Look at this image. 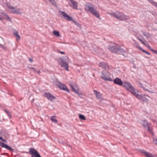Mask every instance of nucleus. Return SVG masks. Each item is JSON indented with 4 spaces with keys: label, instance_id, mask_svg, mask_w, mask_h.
I'll use <instances>...</instances> for the list:
<instances>
[{
    "label": "nucleus",
    "instance_id": "obj_1",
    "mask_svg": "<svg viewBox=\"0 0 157 157\" xmlns=\"http://www.w3.org/2000/svg\"><path fill=\"white\" fill-rule=\"evenodd\" d=\"M85 11L89 12L98 18H100V15L96 9L90 3L87 2L85 5Z\"/></svg>",
    "mask_w": 157,
    "mask_h": 157
},
{
    "label": "nucleus",
    "instance_id": "obj_2",
    "mask_svg": "<svg viewBox=\"0 0 157 157\" xmlns=\"http://www.w3.org/2000/svg\"><path fill=\"white\" fill-rule=\"evenodd\" d=\"M68 61V58L67 56L59 57L58 59V61L60 63L61 66L64 67L67 71H69Z\"/></svg>",
    "mask_w": 157,
    "mask_h": 157
},
{
    "label": "nucleus",
    "instance_id": "obj_3",
    "mask_svg": "<svg viewBox=\"0 0 157 157\" xmlns=\"http://www.w3.org/2000/svg\"><path fill=\"white\" fill-rule=\"evenodd\" d=\"M107 13L110 14L111 16L116 17V18L121 20H124L128 19V17L126 16L123 13L117 12L115 13Z\"/></svg>",
    "mask_w": 157,
    "mask_h": 157
},
{
    "label": "nucleus",
    "instance_id": "obj_4",
    "mask_svg": "<svg viewBox=\"0 0 157 157\" xmlns=\"http://www.w3.org/2000/svg\"><path fill=\"white\" fill-rule=\"evenodd\" d=\"M123 86L130 91L133 95L134 93L137 92L135 89L129 83L126 82H124L122 85Z\"/></svg>",
    "mask_w": 157,
    "mask_h": 157
},
{
    "label": "nucleus",
    "instance_id": "obj_5",
    "mask_svg": "<svg viewBox=\"0 0 157 157\" xmlns=\"http://www.w3.org/2000/svg\"><path fill=\"white\" fill-rule=\"evenodd\" d=\"M140 123L145 128H147V130L150 133L153 135V133L152 132V126L150 123L148 122L146 120H142L141 121Z\"/></svg>",
    "mask_w": 157,
    "mask_h": 157
},
{
    "label": "nucleus",
    "instance_id": "obj_6",
    "mask_svg": "<svg viewBox=\"0 0 157 157\" xmlns=\"http://www.w3.org/2000/svg\"><path fill=\"white\" fill-rule=\"evenodd\" d=\"M138 99L147 102V99L146 96L149 97L145 95H140L138 94V91L137 90V92H135L133 94Z\"/></svg>",
    "mask_w": 157,
    "mask_h": 157
},
{
    "label": "nucleus",
    "instance_id": "obj_7",
    "mask_svg": "<svg viewBox=\"0 0 157 157\" xmlns=\"http://www.w3.org/2000/svg\"><path fill=\"white\" fill-rule=\"evenodd\" d=\"M101 73L102 75L101 77L102 79L108 81H112L110 77V74L108 72L102 71Z\"/></svg>",
    "mask_w": 157,
    "mask_h": 157
},
{
    "label": "nucleus",
    "instance_id": "obj_8",
    "mask_svg": "<svg viewBox=\"0 0 157 157\" xmlns=\"http://www.w3.org/2000/svg\"><path fill=\"white\" fill-rule=\"evenodd\" d=\"M29 153L31 155V157H41L38 151L34 148H30Z\"/></svg>",
    "mask_w": 157,
    "mask_h": 157
},
{
    "label": "nucleus",
    "instance_id": "obj_9",
    "mask_svg": "<svg viewBox=\"0 0 157 157\" xmlns=\"http://www.w3.org/2000/svg\"><path fill=\"white\" fill-rule=\"evenodd\" d=\"M9 11L13 13L21 14L22 13V10L19 8L15 9L14 7H10Z\"/></svg>",
    "mask_w": 157,
    "mask_h": 157
},
{
    "label": "nucleus",
    "instance_id": "obj_10",
    "mask_svg": "<svg viewBox=\"0 0 157 157\" xmlns=\"http://www.w3.org/2000/svg\"><path fill=\"white\" fill-rule=\"evenodd\" d=\"M108 48L109 50L115 53H116L120 49V46L117 44L113 46L109 45Z\"/></svg>",
    "mask_w": 157,
    "mask_h": 157
},
{
    "label": "nucleus",
    "instance_id": "obj_11",
    "mask_svg": "<svg viewBox=\"0 0 157 157\" xmlns=\"http://www.w3.org/2000/svg\"><path fill=\"white\" fill-rule=\"evenodd\" d=\"M59 13L61 14L63 17V18L67 21H70L72 20V18L68 15L65 12L61 10H59Z\"/></svg>",
    "mask_w": 157,
    "mask_h": 157
},
{
    "label": "nucleus",
    "instance_id": "obj_12",
    "mask_svg": "<svg viewBox=\"0 0 157 157\" xmlns=\"http://www.w3.org/2000/svg\"><path fill=\"white\" fill-rule=\"evenodd\" d=\"M71 87V88L72 90L75 93H76L77 94L80 95V94L78 93V91L77 89L78 88V86L76 84L74 83H73L71 84H70Z\"/></svg>",
    "mask_w": 157,
    "mask_h": 157
},
{
    "label": "nucleus",
    "instance_id": "obj_13",
    "mask_svg": "<svg viewBox=\"0 0 157 157\" xmlns=\"http://www.w3.org/2000/svg\"><path fill=\"white\" fill-rule=\"evenodd\" d=\"M70 2H69L68 3L70 6L74 9H77L78 6L77 2H75L73 0H70Z\"/></svg>",
    "mask_w": 157,
    "mask_h": 157
},
{
    "label": "nucleus",
    "instance_id": "obj_14",
    "mask_svg": "<svg viewBox=\"0 0 157 157\" xmlns=\"http://www.w3.org/2000/svg\"><path fill=\"white\" fill-rule=\"evenodd\" d=\"M0 146L1 147L5 148L6 149L10 151H12L13 152L14 151L13 149V148H12L11 147L8 146L7 144H6L2 142H1V141H0Z\"/></svg>",
    "mask_w": 157,
    "mask_h": 157
},
{
    "label": "nucleus",
    "instance_id": "obj_15",
    "mask_svg": "<svg viewBox=\"0 0 157 157\" xmlns=\"http://www.w3.org/2000/svg\"><path fill=\"white\" fill-rule=\"evenodd\" d=\"M94 92L97 99L100 100L102 99V96L100 93L97 90H94Z\"/></svg>",
    "mask_w": 157,
    "mask_h": 157
},
{
    "label": "nucleus",
    "instance_id": "obj_16",
    "mask_svg": "<svg viewBox=\"0 0 157 157\" xmlns=\"http://www.w3.org/2000/svg\"><path fill=\"white\" fill-rule=\"evenodd\" d=\"M7 17L9 19H10L9 16L7 15V14L4 12H0V20H2L4 19H5Z\"/></svg>",
    "mask_w": 157,
    "mask_h": 157
},
{
    "label": "nucleus",
    "instance_id": "obj_17",
    "mask_svg": "<svg viewBox=\"0 0 157 157\" xmlns=\"http://www.w3.org/2000/svg\"><path fill=\"white\" fill-rule=\"evenodd\" d=\"M1 4L3 6H7L9 10L10 9V7H11L10 3L8 2L7 0H2Z\"/></svg>",
    "mask_w": 157,
    "mask_h": 157
},
{
    "label": "nucleus",
    "instance_id": "obj_18",
    "mask_svg": "<svg viewBox=\"0 0 157 157\" xmlns=\"http://www.w3.org/2000/svg\"><path fill=\"white\" fill-rule=\"evenodd\" d=\"M44 95L48 100L51 101L54 100L55 98V97L50 93H46Z\"/></svg>",
    "mask_w": 157,
    "mask_h": 157
},
{
    "label": "nucleus",
    "instance_id": "obj_19",
    "mask_svg": "<svg viewBox=\"0 0 157 157\" xmlns=\"http://www.w3.org/2000/svg\"><path fill=\"white\" fill-rule=\"evenodd\" d=\"M59 87L61 89L63 90H64L68 92H70L69 90L67 87V86L64 84L60 83L59 84Z\"/></svg>",
    "mask_w": 157,
    "mask_h": 157
},
{
    "label": "nucleus",
    "instance_id": "obj_20",
    "mask_svg": "<svg viewBox=\"0 0 157 157\" xmlns=\"http://www.w3.org/2000/svg\"><path fill=\"white\" fill-rule=\"evenodd\" d=\"M113 81L115 84L118 85L119 86H122L123 85V82L121 80V79L119 78H116Z\"/></svg>",
    "mask_w": 157,
    "mask_h": 157
},
{
    "label": "nucleus",
    "instance_id": "obj_21",
    "mask_svg": "<svg viewBox=\"0 0 157 157\" xmlns=\"http://www.w3.org/2000/svg\"><path fill=\"white\" fill-rule=\"evenodd\" d=\"M99 66L102 68L105 69L108 67V65L106 63L103 62H101L99 63Z\"/></svg>",
    "mask_w": 157,
    "mask_h": 157
},
{
    "label": "nucleus",
    "instance_id": "obj_22",
    "mask_svg": "<svg viewBox=\"0 0 157 157\" xmlns=\"http://www.w3.org/2000/svg\"><path fill=\"white\" fill-rule=\"evenodd\" d=\"M13 34L16 37L17 40L18 41L20 39V36L19 35L18 32L17 31H15L13 32Z\"/></svg>",
    "mask_w": 157,
    "mask_h": 157
},
{
    "label": "nucleus",
    "instance_id": "obj_23",
    "mask_svg": "<svg viewBox=\"0 0 157 157\" xmlns=\"http://www.w3.org/2000/svg\"><path fill=\"white\" fill-rule=\"evenodd\" d=\"M138 83L140 85L141 87L144 90H148V89H146V88L144 86V85L146 86V83L145 82H144V83H141L140 82H138Z\"/></svg>",
    "mask_w": 157,
    "mask_h": 157
},
{
    "label": "nucleus",
    "instance_id": "obj_24",
    "mask_svg": "<svg viewBox=\"0 0 157 157\" xmlns=\"http://www.w3.org/2000/svg\"><path fill=\"white\" fill-rule=\"evenodd\" d=\"M133 46L134 47H135L137 48H138V49H139L140 50L142 49V48L140 47V46L139 45L138 43L135 41L134 42Z\"/></svg>",
    "mask_w": 157,
    "mask_h": 157
},
{
    "label": "nucleus",
    "instance_id": "obj_25",
    "mask_svg": "<svg viewBox=\"0 0 157 157\" xmlns=\"http://www.w3.org/2000/svg\"><path fill=\"white\" fill-rule=\"evenodd\" d=\"M145 155L146 157H154V156L150 153L147 152L145 153Z\"/></svg>",
    "mask_w": 157,
    "mask_h": 157
},
{
    "label": "nucleus",
    "instance_id": "obj_26",
    "mask_svg": "<svg viewBox=\"0 0 157 157\" xmlns=\"http://www.w3.org/2000/svg\"><path fill=\"white\" fill-rule=\"evenodd\" d=\"M53 33L54 35L57 37H59L60 36L59 32L56 31H54L53 32Z\"/></svg>",
    "mask_w": 157,
    "mask_h": 157
},
{
    "label": "nucleus",
    "instance_id": "obj_27",
    "mask_svg": "<svg viewBox=\"0 0 157 157\" xmlns=\"http://www.w3.org/2000/svg\"><path fill=\"white\" fill-rule=\"evenodd\" d=\"M142 33L147 38L150 36L149 34L148 33L145 32H143Z\"/></svg>",
    "mask_w": 157,
    "mask_h": 157
},
{
    "label": "nucleus",
    "instance_id": "obj_28",
    "mask_svg": "<svg viewBox=\"0 0 157 157\" xmlns=\"http://www.w3.org/2000/svg\"><path fill=\"white\" fill-rule=\"evenodd\" d=\"M28 68L30 70L33 71L35 72H37L36 69L35 68L29 67H28Z\"/></svg>",
    "mask_w": 157,
    "mask_h": 157
},
{
    "label": "nucleus",
    "instance_id": "obj_29",
    "mask_svg": "<svg viewBox=\"0 0 157 157\" xmlns=\"http://www.w3.org/2000/svg\"><path fill=\"white\" fill-rule=\"evenodd\" d=\"M51 120L54 122L56 123L57 122L56 119L55 118V116H52L51 118Z\"/></svg>",
    "mask_w": 157,
    "mask_h": 157
},
{
    "label": "nucleus",
    "instance_id": "obj_30",
    "mask_svg": "<svg viewBox=\"0 0 157 157\" xmlns=\"http://www.w3.org/2000/svg\"><path fill=\"white\" fill-rule=\"evenodd\" d=\"M79 118L81 119H82V120H86V118H85V116L84 115H81V114H80L79 115Z\"/></svg>",
    "mask_w": 157,
    "mask_h": 157
},
{
    "label": "nucleus",
    "instance_id": "obj_31",
    "mask_svg": "<svg viewBox=\"0 0 157 157\" xmlns=\"http://www.w3.org/2000/svg\"><path fill=\"white\" fill-rule=\"evenodd\" d=\"M139 151L141 153L144 154L145 155V153L146 152V151H145L144 150L142 149H140Z\"/></svg>",
    "mask_w": 157,
    "mask_h": 157
},
{
    "label": "nucleus",
    "instance_id": "obj_32",
    "mask_svg": "<svg viewBox=\"0 0 157 157\" xmlns=\"http://www.w3.org/2000/svg\"><path fill=\"white\" fill-rule=\"evenodd\" d=\"M138 40L140 41L142 44H144L145 45H147V44L145 43L141 39L138 38Z\"/></svg>",
    "mask_w": 157,
    "mask_h": 157
},
{
    "label": "nucleus",
    "instance_id": "obj_33",
    "mask_svg": "<svg viewBox=\"0 0 157 157\" xmlns=\"http://www.w3.org/2000/svg\"><path fill=\"white\" fill-rule=\"evenodd\" d=\"M140 50H142V51L143 52H144V53H146V54H147V55H150V54L149 53H148V52H147L146 51H145V50H143V49H142H142H141Z\"/></svg>",
    "mask_w": 157,
    "mask_h": 157
},
{
    "label": "nucleus",
    "instance_id": "obj_34",
    "mask_svg": "<svg viewBox=\"0 0 157 157\" xmlns=\"http://www.w3.org/2000/svg\"><path fill=\"white\" fill-rule=\"evenodd\" d=\"M53 5L56 4V2L54 0H48Z\"/></svg>",
    "mask_w": 157,
    "mask_h": 157
},
{
    "label": "nucleus",
    "instance_id": "obj_35",
    "mask_svg": "<svg viewBox=\"0 0 157 157\" xmlns=\"http://www.w3.org/2000/svg\"><path fill=\"white\" fill-rule=\"evenodd\" d=\"M149 2L151 3L153 5L154 4V3L155 2L154 1L152 0H147Z\"/></svg>",
    "mask_w": 157,
    "mask_h": 157
},
{
    "label": "nucleus",
    "instance_id": "obj_36",
    "mask_svg": "<svg viewBox=\"0 0 157 157\" xmlns=\"http://www.w3.org/2000/svg\"><path fill=\"white\" fill-rule=\"evenodd\" d=\"M151 50L155 54H157V51L153 49H151Z\"/></svg>",
    "mask_w": 157,
    "mask_h": 157
},
{
    "label": "nucleus",
    "instance_id": "obj_37",
    "mask_svg": "<svg viewBox=\"0 0 157 157\" xmlns=\"http://www.w3.org/2000/svg\"><path fill=\"white\" fill-rule=\"evenodd\" d=\"M153 142L154 143L157 145V139H153Z\"/></svg>",
    "mask_w": 157,
    "mask_h": 157
},
{
    "label": "nucleus",
    "instance_id": "obj_38",
    "mask_svg": "<svg viewBox=\"0 0 157 157\" xmlns=\"http://www.w3.org/2000/svg\"><path fill=\"white\" fill-rule=\"evenodd\" d=\"M4 111H5V112L6 113H7L8 114V115L10 117L11 116V114L9 112L7 111L6 110H5Z\"/></svg>",
    "mask_w": 157,
    "mask_h": 157
},
{
    "label": "nucleus",
    "instance_id": "obj_39",
    "mask_svg": "<svg viewBox=\"0 0 157 157\" xmlns=\"http://www.w3.org/2000/svg\"><path fill=\"white\" fill-rule=\"evenodd\" d=\"M4 111H5V112L6 113H7L8 114V115L10 117L11 116V114L9 112L7 111L6 110H5Z\"/></svg>",
    "mask_w": 157,
    "mask_h": 157
},
{
    "label": "nucleus",
    "instance_id": "obj_40",
    "mask_svg": "<svg viewBox=\"0 0 157 157\" xmlns=\"http://www.w3.org/2000/svg\"><path fill=\"white\" fill-rule=\"evenodd\" d=\"M4 111H5V112L6 113H7L8 114V115L10 117L11 116V114L9 112L7 111L6 110H5Z\"/></svg>",
    "mask_w": 157,
    "mask_h": 157
},
{
    "label": "nucleus",
    "instance_id": "obj_41",
    "mask_svg": "<svg viewBox=\"0 0 157 157\" xmlns=\"http://www.w3.org/2000/svg\"><path fill=\"white\" fill-rule=\"evenodd\" d=\"M120 50H118V51H120L121 52H125V50L124 49H123L121 48H120Z\"/></svg>",
    "mask_w": 157,
    "mask_h": 157
},
{
    "label": "nucleus",
    "instance_id": "obj_42",
    "mask_svg": "<svg viewBox=\"0 0 157 157\" xmlns=\"http://www.w3.org/2000/svg\"><path fill=\"white\" fill-rule=\"evenodd\" d=\"M148 48L150 49V50H151V49H152V48H151V47L148 44H147V45H146Z\"/></svg>",
    "mask_w": 157,
    "mask_h": 157
},
{
    "label": "nucleus",
    "instance_id": "obj_43",
    "mask_svg": "<svg viewBox=\"0 0 157 157\" xmlns=\"http://www.w3.org/2000/svg\"><path fill=\"white\" fill-rule=\"evenodd\" d=\"M71 21H73L76 25H78V24L77 22H76V21H75L74 20H73L72 19V20H71Z\"/></svg>",
    "mask_w": 157,
    "mask_h": 157
},
{
    "label": "nucleus",
    "instance_id": "obj_44",
    "mask_svg": "<svg viewBox=\"0 0 157 157\" xmlns=\"http://www.w3.org/2000/svg\"><path fill=\"white\" fill-rule=\"evenodd\" d=\"M153 5L157 7V3L155 2Z\"/></svg>",
    "mask_w": 157,
    "mask_h": 157
},
{
    "label": "nucleus",
    "instance_id": "obj_45",
    "mask_svg": "<svg viewBox=\"0 0 157 157\" xmlns=\"http://www.w3.org/2000/svg\"><path fill=\"white\" fill-rule=\"evenodd\" d=\"M36 73H37L39 75L40 73V70L37 71V72H36Z\"/></svg>",
    "mask_w": 157,
    "mask_h": 157
},
{
    "label": "nucleus",
    "instance_id": "obj_46",
    "mask_svg": "<svg viewBox=\"0 0 157 157\" xmlns=\"http://www.w3.org/2000/svg\"><path fill=\"white\" fill-rule=\"evenodd\" d=\"M59 52L62 54H65V52H61V51H59Z\"/></svg>",
    "mask_w": 157,
    "mask_h": 157
},
{
    "label": "nucleus",
    "instance_id": "obj_47",
    "mask_svg": "<svg viewBox=\"0 0 157 157\" xmlns=\"http://www.w3.org/2000/svg\"><path fill=\"white\" fill-rule=\"evenodd\" d=\"M29 60L31 62H33V59L32 58H29Z\"/></svg>",
    "mask_w": 157,
    "mask_h": 157
},
{
    "label": "nucleus",
    "instance_id": "obj_48",
    "mask_svg": "<svg viewBox=\"0 0 157 157\" xmlns=\"http://www.w3.org/2000/svg\"><path fill=\"white\" fill-rule=\"evenodd\" d=\"M2 141H3L4 142H7L6 140L4 139H3Z\"/></svg>",
    "mask_w": 157,
    "mask_h": 157
},
{
    "label": "nucleus",
    "instance_id": "obj_49",
    "mask_svg": "<svg viewBox=\"0 0 157 157\" xmlns=\"http://www.w3.org/2000/svg\"><path fill=\"white\" fill-rule=\"evenodd\" d=\"M3 139L2 137H0V140H1L2 141Z\"/></svg>",
    "mask_w": 157,
    "mask_h": 157
}]
</instances>
